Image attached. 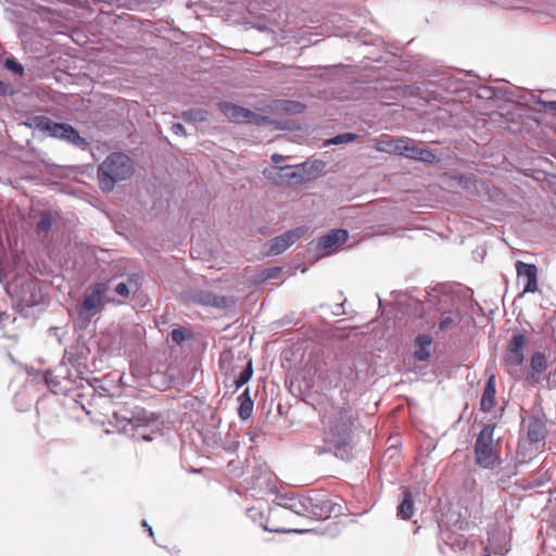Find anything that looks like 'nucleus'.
I'll list each match as a JSON object with an SVG mask.
<instances>
[{"label":"nucleus","mask_w":556,"mask_h":556,"mask_svg":"<svg viewBox=\"0 0 556 556\" xmlns=\"http://www.w3.org/2000/svg\"><path fill=\"white\" fill-rule=\"evenodd\" d=\"M111 424L119 432L136 440L152 441L154 434L161 430L160 415L146 408L135 406L118 407L113 412Z\"/></svg>","instance_id":"obj_1"},{"label":"nucleus","mask_w":556,"mask_h":556,"mask_svg":"<svg viewBox=\"0 0 556 556\" xmlns=\"http://www.w3.org/2000/svg\"><path fill=\"white\" fill-rule=\"evenodd\" d=\"M275 503L298 516L312 519H327L331 515L341 514V506L333 504L327 495L320 493L309 495L279 494L276 496Z\"/></svg>","instance_id":"obj_2"},{"label":"nucleus","mask_w":556,"mask_h":556,"mask_svg":"<svg viewBox=\"0 0 556 556\" xmlns=\"http://www.w3.org/2000/svg\"><path fill=\"white\" fill-rule=\"evenodd\" d=\"M97 174L100 189L111 192L115 184L131 177L134 165L126 154L113 152L99 165Z\"/></svg>","instance_id":"obj_3"},{"label":"nucleus","mask_w":556,"mask_h":556,"mask_svg":"<svg viewBox=\"0 0 556 556\" xmlns=\"http://www.w3.org/2000/svg\"><path fill=\"white\" fill-rule=\"evenodd\" d=\"M27 125L52 138L74 144L77 148L84 149L88 146L87 140L83 138L71 124L54 122L46 115H34L29 117Z\"/></svg>","instance_id":"obj_4"},{"label":"nucleus","mask_w":556,"mask_h":556,"mask_svg":"<svg viewBox=\"0 0 556 556\" xmlns=\"http://www.w3.org/2000/svg\"><path fill=\"white\" fill-rule=\"evenodd\" d=\"M494 424L484 425L477 435L473 445L476 464L488 470L495 469L502 463L500 454L494 446Z\"/></svg>","instance_id":"obj_5"},{"label":"nucleus","mask_w":556,"mask_h":556,"mask_svg":"<svg viewBox=\"0 0 556 556\" xmlns=\"http://www.w3.org/2000/svg\"><path fill=\"white\" fill-rule=\"evenodd\" d=\"M315 371L326 389H334L345 380L352 382L355 379L353 364L348 361L336 362L329 366L325 364V368L319 367Z\"/></svg>","instance_id":"obj_6"},{"label":"nucleus","mask_w":556,"mask_h":556,"mask_svg":"<svg viewBox=\"0 0 556 556\" xmlns=\"http://www.w3.org/2000/svg\"><path fill=\"white\" fill-rule=\"evenodd\" d=\"M110 285L106 282H97L89 289L83 302L76 307L78 316L85 320H89L102 307L104 300L110 301Z\"/></svg>","instance_id":"obj_7"},{"label":"nucleus","mask_w":556,"mask_h":556,"mask_svg":"<svg viewBox=\"0 0 556 556\" xmlns=\"http://www.w3.org/2000/svg\"><path fill=\"white\" fill-rule=\"evenodd\" d=\"M42 302L43 293L40 282L37 280H25L15 290L14 305L22 313L41 304Z\"/></svg>","instance_id":"obj_8"},{"label":"nucleus","mask_w":556,"mask_h":556,"mask_svg":"<svg viewBox=\"0 0 556 556\" xmlns=\"http://www.w3.org/2000/svg\"><path fill=\"white\" fill-rule=\"evenodd\" d=\"M263 175L276 185H298L304 180L303 172L292 165L268 167Z\"/></svg>","instance_id":"obj_9"},{"label":"nucleus","mask_w":556,"mask_h":556,"mask_svg":"<svg viewBox=\"0 0 556 556\" xmlns=\"http://www.w3.org/2000/svg\"><path fill=\"white\" fill-rule=\"evenodd\" d=\"M510 551L509 535L505 529L493 528L488 532L483 556H504Z\"/></svg>","instance_id":"obj_10"},{"label":"nucleus","mask_w":556,"mask_h":556,"mask_svg":"<svg viewBox=\"0 0 556 556\" xmlns=\"http://www.w3.org/2000/svg\"><path fill=\"white\" fill-rule=\"evenodd\" d=\"M351 434L350 425L348 421L340 419L330 425L329 432L325 438L323 452L331 451L332 448H340L346 445Z\"/></svg>","instance_id":"obj_11"},{"label":"nucleus","mask_w":556,"mask_h":556,"mask_svg":"<svg viewBox=\"0 0 556 556\" xmlns=\"http://www.w3.org/2000/svg\"><path fill=\"white\" fill-rule=\"evenodd\" d=\"M188 300L191 303L202 305V306H211L216 308H228L233 305L232 298H227L223 295L215 294L212 291L207 290H195L189 293Z\"/></svg>","instance_id":"obj_12"},{"label":"nucleus","mask_w":556,"mask_h":556,"mask_svg":"<svg viewBox=\"0 0 556 556\" xmlns=\"http://www.w3.org/2000/svg\"><path fill=\"white\" fill-rule=\"evenodd\" d=\"M307 228L305 226H300L294 229L288 230L285 233L273 238L268 245V254L270 255H279L285 252L288 248H290L293 243H295L299 239H301Z\"/></svg>","instance_id":"obj_13"},{"label":"nucleus","mask_w":556,"mask_h":556,"mask_svg":"<svg viewBox=\"0 0 556 556\" xmlns=\"http://www.w3.org/2000/svg\"><path fill=\"white\" fill-rule=\"evenodd\" d=\"M142 277L140 274L128 275L125 279L111 278L104 282L110 285V292L114 291L121 298H128L140 290Z\"/></svg>","instance_id":"obj_14"},{"label":"nucleus","mask_w":556,"mask_h":556,"mask_svg":"<svg viewBox=\"0 0 556 556\" xmlns=\"http://www.w3.org/2000/svg\"><path fill=\"white\" fill-rule=\"evenodd\" d=\"M349 238V232L345 229H333L328 233L318 238L316 242V250L321 255H329L343 244Z\"/></svg>","instance_id":"obj_15"},{"label":"nucleus","mask_w":556,"mask_h":556,"mask_svg":"<svg viewBox=\"0 0 556 556\" xmlns=\"http://www.w3.org/2000/svg\"><path fill=\"white\" fill-rule=\"evenodd\" d=\"M517 279L519 283H523L522 293H534L538 291V267L534 264L517 261L516 264Z\"/></svg>","instance_id":"obj_16"},{"label":"nucleus","mask_w":556,"mask_h":556,"mask_svg":"<svg viewBox=\"0 0 556 556\" xmlns=\"http://www.w3.org/2000/svg\"><path fill=\"white\" fill-rule=\"evenodd\" d=\"M527 345V338L522 333H516L509 340L505 359L508 365L519 368L525 362L523 350Z\"/></svg>","instance_id":"obj_17"},{"label":"nucleus","mask_w":556,"mask_h":556,"mask_svg":"<svg viewBox=\"0 0 556 556\" xmlns=\"http://www.w3.org/2000/svg\"><path fill=\"white\" fill-rule=\"evenodd\" d=\"M547 435L545 418L543 414H534L529 417L527 426V438L530 442L539 446L544 443Z\"/></svg>","instance_id":"obj_18"},{"label":"nucleus","mask_w":556,"mask_h":556,"mask_svg":"<svg viewBox=\"0 0 556 556\" xmlns=\"http://www.w3.org/2000/svg\"><path fill=\"white\" fill-rule=\"evenodd\" d=\"M547 369V358L542 352H534L530 358V371L526 377V383L536 386L543 380V375Z\"/></svg>","instance_id":"obj_19"},{"label":"nucleus","mask_w":556,"mask_h":556,"mask_svg":"<svg viewBox=\"0 0 556 556\" xmlns=\"http://www.w3.org/2000/svg\"><path fill=\"white\" fill-rule=\"evenodd\" d=\"M540 446L530 442L528 439H521L518 442L517 452H516V464L515 467H519L520 465L528 464L536 453L539 452Z\"/></svg>","instance_id":"obj_20"},{"label":"nucleus","mask_w":556,"mask_h":556,"mask_svg":"<svg viewBox=\"0 0 556 556\" xmlns=\"http://www.w3.org/2000/svg\"><path fill=\"white\" fill-rule=\"evenodd\" d=\"M432 338L429 334H418L414 341V358L418 362H426L430 357Z\"/></svg>","instance_id":"obj_21"},{"label":"nucleus","mask_w":556,"mask_h":556,"mask_svg":"<svg viewBox=\"0 0 556 556\" xmlns=\"http://www.w3.org/2000/svg\"><path fill=\"white\" fill-rule=\"evenodd\" d=\"M495 378L494 376H491L484 386L480 402V408L482 412L489 413L492 410L495 405Z\"/></svg>","instance_id":"obj_22"},{"label":"nucleus","mask_w":556,"mask_h":556,"mask_svg":"<svg viewBox=\"0 0 556 556\" xmlns=\"http://www.w3.org/2000/svg\"><path fill=\"white\" fill-rule=\"evenodd\" d=\"M414 515V496L413 492L405 488L402 492V501L397 507V517L407 520Z\"/></svg>","instance_id":"obj_23"},{"label":"nucleus","mask_w":556,"mask_h":556,"mask_svg":"<svg viewBox=\"0 0 556 556\" xmlns=\"http://www.w3.org/2000/svg\"><path fill=\"white\" fill-rule=\"evenodd\" d=\"M440 539L454 551H465L468 545V540L465 535L455 532L442 530Z\"/></svg>","instance_id":"obj_24"},{"label":"nucleus","mask_w":556,"mask_h":556,"mask_svg":"<svg viewBox=\"0 0 556 556\" xmlns=\"http://www.w3.org/2000/svg\"><path fill=\"white\" fill-rule=\"evenodd\" d=\"M460 323V314L457 309L443 311L438 324L439 331L446 332Z\"/></svg>","instance_id":"obj_25"},{"label":"nucleus","mask_w":556,"mask_h":556,"mask_svg":"<svg viewBox=\"0 0 556 556\" xmlns=\"http://www.w3.org/2000/svg\"><path fill=\"white\" fill-rule=\"evenodd\" d=\"M239 407L238 415L240 419L247 420L252 416L254 402L250 394V389L247 388L243 392L238 396Z\"/></svg>","instance_id":"obj_26"},{"label":"nucleus","mask_w":556,"mask_h":556,"mask_svg":"<svg viewBox=\"0 0 556 556\" xmlns=\"http://www.w3.org/2000/svg\"><path fill=\"white\" fill-rule=\"evenodd\" d=\"M450 294L445 291L444 286H439L428 292L427 303L429 305H439L438 309H442L444 305H448Z\"/></svg>","instance_id":"obj_27"},{"label":"nucleus","mask_w":556,"mask_h":556,"mask_svg":"<svg viewBox=\"0 0 556 556\" xmlns=\"http://www.w3.org/2000/svg\"><path fill=\"white\" fill-rule=\"evenodd\" d=\"M222 112L231 121L236 123H242L248 114V109L239 106L233 103L225 102L222 103Z\"/></svg>","instance_id":"obj_28"},{"label":"nucleus","mask_w":556,"mask_h":556,"mask_svg":"<svg viewBox=\"0 0 556 556\" xmlns=\"http://www.w3.org/2000/svg\"><path fill=\"white\" fill-rule=\"evenodd\" d=\"M402 140H404V137H400L396 139H392V138L381 139L377 143V150H379L381 152L389 153V154L400 155L401 149H402V143H403Z\"/></svg>","instance_id":"obj_29"},{"label":"nucleus","mask_w":556,"mask_h":556,"mask_svg":"<svg viewBox=\"0 0 556 556\" xmlns=\"http://www.w3.org/2000/svg\"><path fill=\"white\" fill-rule=\"evenodd\" d=\"M508 96L513 97V101H516L518 104L528 106L533 110L536 109L534 105H538L535 98L540 97V94H535L527 90H517V93H513L508 90Z\"/></svg>","instance_id":"obj_30"},{"label":"nucleus","mask_w":556,"mask_h":556,"mask_svg":"<svg viewBox=\"0 0 556 556\" xmlns=\"http://www.w3.org/2000/svg\"><path fill=\"white\" fill-rule=\"evenodd\" d=\"M503 97L508 101H513V97L508 96V89L507 88H494L490 86H481L478 89V97L481 99H493L496 97Z\"/></svg>","instance_id":"obj_31"},{"label":"nucleus","mask_w":556,"mask_h":556,"mask_svg":"<svg viewBox=\"0 0 556 556\" xmlns=\"http://www.w3.org/2000/svg\"><path fill=\"white\" fill-rule=\"evenodd\" d=\"M547 99H543L541 96L536 99V104L540 108L534 109L536 112L543 113L547 111L556 112V91H545Z\"/></svg>","instance_id":"obj_32"},{"label":"nucleus","mask_w":556,"mask_h":556,"mask_svg":"<svg viewBox=\"0 0 556 556\" xmlns=\"http://www.w3.org/2000/svg\"><path fill=\"white\" fill-rule=\"evenodd\" d=\"M402 142L403 143L400 155L416 161L421 147L418 146L416 140L408 137H404V140H402Z\"/></svg>","instance_id":"obj_33"},{"label":"nucleus","mask_w":556,"mask_h":556,"mask_svg":"<svg viewBox=\"0 0 556 556\" xmlns=\"http://www.w3.org/2000/svg\"><path fill=\"white\" fill-rule=\"evenodd\" d=\"M252 375H253L252 361H249L247 363L245 367L241 370V372L235 380L236 388L239 389L242 386H244L245 383H248L249 380L251 379Z\"/></svg>","instance_id":"obj_34"},{"label":"nucleus","mask_w":556,"mask_h":556,"mask_svg":"<svg viewBox=\"0 0 556 556\" xmlns=\"http://www.w3.org/2000/svg\"><path fill=\"white\" fill-rule=\"evenodd\" d=\"M207 112L199 109L184 111L181 117L187 122H202L206 119Z\"/></svg>","instance_id":"obj_35"},{"label":"nucleus","mask_w":556,"mask_h":556,"mask_svg":"<svg viewBox=\"0 0 556 556\" xmlns=\"http://www.w3.org/2000/svg\"><path fill=\"white\" fill-rule=\"evenodd\" d=\"M4 67L16 75L22 76L24 74V66L20 62H17L13 56L5 59Z\"/></svg>","instance_id":"obj_36"},{"label":"nucleus","mask_w":556,"mask_h":556,"mask_svg":"<svg viewBox=\"0 0 556 556\" xmlns=\"http://www.w3.org/2000/svg\"><path fill=\"white\" fill-rule=\"evenodd\" d=\"M416 161H420L427 164H433L438 162V157L432 150L420 148Z\"/></svg>","instance_id":"obj_37"},{"label":"nucleus","mask_w":556,"mask_h":556,"mask_svg":"<svg viewBox=\"0 0 556 556\" xmlns=\"http://www.w3.org/2000/svg\"><path fill=\"white\" fill-rule=\"evenodd\" d=\"M356 139H357L356 134L344 132V134H339V135L332 137L331 139H329V143L330 144H342V143L355 141Z\"/></svg>","instance_id":"obj_38"},{"label":"nucleus","mask_w":556,"mask_h":556,"mask_svg":"<svg viewBox=\"0 0 556 556\" xmlns=\"http://www.w3.org/2000/svg\"><path fill=\"white\" fill-rule=\"evenodd\" d=\"M52 219L48 212L41 213L40 219L37 224V229L42 232H48L51 229Z\"/></svg>","instance_id":"obj_39"},{"label":"nucleus","mask_w":556,"mask_h":556,"mask_svg":"<svg viewBox=\"0 0 556 556\" xmlns=\"http://www.w3.org/2000/svg\"><path fill=\"white\" fill-rule=\"evenodd\" d=\"M267 122V117L256 114L250 110H248V114H245V119L242 123L261 125Z\"/></svg>","instance_id":"obj_40"},{"label":"nucleus","mask_w":556,"mask_h":556,"mask_svg":"<svg viewBox=\"0 0 556 556\" xmlns=\"http://www.w3.org/2000/svg\"><path fill=\"white\" fill-rule=\"evenodd\" d=\"M53 372H55L56 377L61 378V380H72L71 370L65 364H60L53 369Z\"/></svg>","instance_id":"obj_41"},{"label":"nucleus","mask_w":556,"mask_h":556,"mask_svg":"<svg viewBox=\"0 0 556 556\" xmlns=\"http://www.w3.org/2000/svg\"><path fill=\"white\" fill-rule=\"evenodd\" d=\"M45 381L48 387H58L61 384V378L56 377L55 372L53 370H48L45 374Z\"/></svg>","instance_id":"obj_42"},{"label":"nucleus","mask_w":556,"mask_h":556,"mask_svg":"<svg viewBox=\"0 0 556 556\" xmlns=\"http://www.w3.org/2000/svg\"><path fill=\"white\" fill-rule=\"evenodd\" d=\"M186 331L184 328H175L170 332V338L176 343H181L186 340Z\"/></svg>","instance_id":"obj_43"},{"label":"nucleus","mask_w":556,"mask_h":556,"mask_svg":"<svg viewBox=\"0 0 556 556\" xmlns=\"http://www.w3.org/2000/svg\"><path fill=\"white\" fill-rule=\"evenodd\" d=\"M247 516L254 522H258L263 519V513L255 507H252L247 510Z\"/></svg>","instance_id":"obj_44"},{"label":"nucleus","mask_w":556,"mask_h":556,"mask_svg":"<svg viewBox=\"0 0 556 556\" xmlns=\"http://www.w3.org/2000/svg\"><path fill=\"white\" fill-rule=\"evenodd\" d=\"M283 109L287 111L293 110V111L299 112L300 109H303V105L300 102H295V101H285Z\"/></svg>","instance_id":"obj_45"},{"label":"nucleus","mask_w":556,"mask_h":556,"mask_svg":"<svg viewBox=\"0 0 556 556\" xmlns=\"http://www.w3.org/2000/svg\"><path fill=\"white\" fill-rule=\"evenodd\" d=\"M170 129L177 136H186L187 135L184 125L180 123L173 124Z\"/></svg>","instance_id":"obj_46"},{"label":"nucleus","mask_w":556,"mask_h":556,"mask_svg":"<svg viewBox=\"0 0 556 556\" xmlns=\"http://www.w3.org/2000/svg\"><path fill=\"white\" fill-rule=\"evenodd\" d=\"M12 93V88L0 80V96H7Z\"/></svg>","instance_id":"obj_47"},{"label":"nucleus","mask_w":556,"mask_h":556,"mask_svg":"<svg viewBox=\"0 0 556 556\" xmlns=\"http://www.w3.org/2000/svg\"><path fill=\"white\" fill-rule=\"evenodd\" d=\"M283 160H285V156H283V155H281V154L274 153V154L271 155V161H273V163H275V164H277V165H278V164H280L281 162H283Z\"/></svg>","instance_id":"obj_48"},{"label":"nucleus","mask_w":556,"mask_h":556,"mask_svg":"<svg viewBox=\"0 0 556 556\" xmlns=\"http://www.w3.org/2000/svg\"><path fill=\"white\" fill-rule=\"evenodd\" d=\"M279 270H280V268H278V267L271 268V269H269V270H268V274H267V276H266V277H267V278H271V277H274V276H275V273H277V271H279Z\"/></svg>","instance_id":"obj_49"},{"label":"nucleus","mask_w":556,"mask_h":556,"mask_svg":"<svg viewBox=\"0 0 556 556\" xmlns=\"http://www.w3.org/2000/svg\"><path fill=\"white\" fill-rule=\"evenodd\" d=\"M143 526L148 529V532L150 534V536H153V529L152 527H150L147 521H143Z\"/></svg>","instance_id":"obj_50"},{"label":"nucleus","mask_w":556,"mask_h":556,"mask_svg":"<svg viewBox=\"0 0 556 556\" xmlns=\"http://www.w3.org/2000/svg\"><path fill=\"white\" fill-rule=\"evenodd\" d=\"M545 380H546V387L547 388H552V386H551V376L549 375L545 377Z\"/></svg>","instance_id":"obj_51"},{"label":"nucleus","mask_w":556,"mask_h":556,"mask_svg":"<svg viewBox=\"0 0 556 556\" xmlns=\"http://www.w3.org/2000/svg\"><path fill=\"white\" fill-rule=\"evenodd\" d=\"M307 530H288L287 532H296V533H304Z\"/></svg>","instance_id":"obj_52"},{"label":"nucleus","mask_w":556,"mask_h":556,"mask_svg":"<svg viewBox=\"0 0 556 556\" xmlns=\"http://www.w3.org/2000/svg\"><path fill=\"white\" fill-rule=\"evenodd\" d=\"M58 330H59V328H56V327H52V328L49 329L50 332L58 331Z\"/></svg>","instance_id":"obj_53"},{"label":"nucleus","mask_w":556,"mask_h":556,"mask_svg":"<svg viewBox=\"0 0 556 556\" xmlns=\"http://www.w3.org/2000/svg\"><path fill=\"white\" fill-rule=\"evenodd\" d=\"M265 29H266V27L258 26V30H265Z\"/></svg>","instance_id":"obj_54"}]
</instances>
